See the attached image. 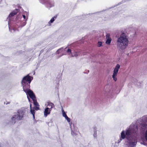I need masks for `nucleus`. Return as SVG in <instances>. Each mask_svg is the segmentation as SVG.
<instances>
[{
	"mask_svg": "<svg viewBox=\"0 0 147 147\" xmlns=\"http://www.w3.org/2000/svg\"><path fill=\"white\" fill-rule=\"evenodd\" d=\"M128 40L125 34L122 33L117 39V46L118 48L122 49H125L128 46Z\"/></svg>",
	"mask_w": 147,
	"mask_h": 147,
	"instance_id": "obj_1",
	"label": "nucleus"
},
{
	"mask_svg": "<svg viewBox=\"0 0 147 147\" xmlns=\"http://www.w3.org/2000/svg\"><path fill=\"white\" fill-rule=\"evenodd\" d=\"M33 79V77L30 76L29 74H28L23 77L21 82L23 90H26L30 88V84Z\"/></svg>",
	"mask_w": 147,
	"mask_h": 147,
	"instance_id": "obj_2",
	"label": "nucleus"
},
{
	"mask_svg": "<svg viewBox=\"0 0 147 147\" xmlns=\"http://www.w3.org/2000/svg\"><path fill=\"white\" fill-rule=\"evenodd\" d=\"M27 93L30 97L32 99L33 102V104L35 106L34 109L36 110H38L39 109V105L37 101L36 97L33 92L30 89H27L26 90H24Z\"/></svg>",
	"mask_w": 147,
	"mask_h": 147,
	"instance_id": "obj_3",
	"label": "nucleus"
},
{
	"mask_svg": "<svg viewBox=\"0 0 147 147\" xmlns=\"http://www.w3.org/2000/svg\"><path fill=\"white\" fill-rule=\"evenodd\" d=\"M24 115V112L22 110H19L17 112V115H15L13 116L11 118L12 121L15 119L20 120L22 119Z\"/></svg>",
	"mask_w": 147,
	"mask_h": 147,
	"instance_id": "obj_4",
	"label": "nucleus"
},
{
	"mask_svg": "<svg viewBox=\"0 0 147 147\" xmlns=\"http://www.w3.org/2000/svg\"><path fill=\"white\" fill-rule=\"evenodd\" d=\"M120 67V65L119 64H117L115 68L114 69L113 71V73L112 76V77L113 78V80L115 81H116L117 80V78L116 77L117 74L118 73V70Z\"/></svg>",
	"mask_w": 147,
	"mask_h": 147,
	"instance_id": "obj_5",
	"label": "nucleus"
},
{
	"mask_svg": "<svg viewBox=\"0 0 147 147\" xmlns=\"http://www.w3.org/2000/svg\"><path fill=\"white\" fill-rule=\"evenodd\" d=\"M106 38L107 39L106 43L107 45H109L111 41V39L110 37L109 34H107L106 35Z\"/></svg>",
	"mask_w": 147,
	"mask_h": 147,
	"instance_id": "obj_6",
	"label": "nucleus"
},
{
	"mask_svg": "<svg viewBox=\"0 0 147 147\" xmlns=\"http://www.w3.org/2000/svg\"><path fill=\"white\" fill-rule=\"evenodd\" d=\"M51 109H49L48 107H47L45 110L44 112V115L45 117H47L48 115L50 114Z\"/></svg>",
	"mask_w": 147,
	"mask_h": 147,
	"instance_id": "obj_7",
	"label": "nucleus"
},
{
	"mask_svg": "<svg viewBox=\"0 0 147 147\" xmlns=\"http://www.w3.org/2000/svg\"><path fill=\"white\" fill-rule=\"evenodd\" d=\"M131 130L130 129H128L126 130L125 132V135L126 136V138L127 140H129V136L131 134Z\"/></svg>",
	"mask_w": 147,
	"mask_h": 147,
	"instance_id": "obj_8",
	"label": "nucleus"
},
{
	"mask_svg": "<svg viewBox=\"0 0 147 147\" xmlns=\"http://www.w3.org/2000/svg\"><path fill=\"white\" fill-rule=\"evenodd\" d=\"M18 13L17 10L13 11L9 15V17L11 18L16 15Z\"/></svg>",
	"mask_w": 147,
	"mask_h": 147,
	"instance_id": "obj_9",
	"label": "nucleus"
},
{
	"mask_svg": "<svg viewBox=\"0 0 147 147\" xmlns=\"http://www.w3.org/2000/svg\"><path fill=\"white\" fill-rule=\"evenodd\" d=\"M30 112L31 113L32 115L33 116V119H35V111L33 109H32V105L31 104L30 105Z\"/></svg>",
	"mask_w": 147,
	"mask_h": 147,
	"instance_id": "obj_10",
	"label": "nucleus"
},
{
	"mask_svg": "<svg viewBox=\"0 0 147 147\" xmlns=\"http://www.w3.org/2000/svg\"><path fill=\"white\" fill-rule=\"evenodd\" d=\"M57 18V16H55L54 17H53L48 22V24L49 25H51V23H52L55 20V19H56Z\"/></svg>",
	"mask_w": 147,
	"mask_h": 147,
	"instance_id": "obj_11",
	"label": "nucleus"
},
{
	"mask_svg": "<svg viewBox=\"0 0 147 147\" xmlns=\"http://www.w3.org/2000/svg\"><path fill=\"white\" fill-rule=\"evenodd\" d=\"M129 140V142L128 143L131 145V146H134V145H136V142H133L132 141H131V140H130L129 139V140Z\"/></svg>",
	"mask_w": 147,
	"mask_h": 147,
	"instance_id": "obj_12",
	"label": "nucleus"
},
{
	"mask_svg": "<svg viewBox=\"0 0 147 147\" xmlns=\"http://www.w3.org/2000/svg\"><path fill=\"white\" fill-rule=\"evenodd\" d=\"M48 106L49 107V109H51L54 107V105L53 103L51 102H49L48 103Z\"/></svg>",
	"mask_w": 147,
	"mask_h": 147,
	"instance_id": "obj_13",
	"label": "nucleus"
},
{
	"mask_svg": "<svg viewBox=\"0 0 147 147\" xmlns=\"http://www.w3.org/2000/svg\"><path fill=\"white\" fill-rule=\"evenodd\" d=\"M126 135L125 134V132L124 131H123L121 133V138L122 139H124L125 138Z\"/></svg>",
	"mask_w": 147,
	"mask_h": 147,
	"instance_id": "obj_14",
	"label": "nucleus"
},
{
	"mask_svg": "<svg viewBox=\"0 0 147 147\" xmlns=\"http://www.w3.org/2000/svg\"><path fill=\"white\" fill-rule=\"evenodd\" d=\"M62 111L63 113V116L65 118L67 116L66 114L65 113V111L63 110H62Z\"/></svg>",
	"mask_w": 147,
	"mask_h": 147,
	"instance_id": "obj_15",
	"label": "nucleus"
},
{
	"mask_svg": "<svg viewBox=\"0 0 147 147\" xmlns=\"http://www.w3.org/2000/svg\"><path fill=\"white\" fill-rule=\"evenodd\" d=\"M102 43L101 42H98L97 43V45L98 47H100L102 46Z\"/></svg>",
	"mask_w": 147,
	"mask_h": 147,
	"instance_id": "obj_16",
	"label": "nucleus"
},
{
	"mask_svg": "<svg viewBox=\"0 0 147 147\" xmlns=\"http://www.w3.org/2000/svg\"><path fill=\"white\" fill-rule=\"evenodd\" d=\"M65 118L67 120V121L68 122H69L70 121V120H71L70 119V118H69V117H67H67H65Z\"/></svg>",
	"mask_w": 147,
	"mask_h": 147,
	"instance_id": "obj_17",
	"label": "nucleus"
},
{
	"mask_svg": "<svg viewBox=\"0 0 147 147\" xmlns=\"http://www.w3.org/2000/svg\"><path fill=\"white\" fill-rule=\"evenodd\" d=\"M145 138L146 141H147V129L146 131Z\"/></svg>",
	"mask_w": 147,
	"mask_h": 147,
	"instance_id": "obj_18",
	"label": "nucleus"
},
{
	"mask_svg": "<svg viewBox=\"0 0 147 147\" xmlns=\"http://www.w3.org/2000/svg\"><path fill=\"white\" fill-rule=\"evenodd\" d=\"M67 52L69 53H71V50L70 49H68L67 50Z\"/></svg>",
	"mask_w": 147,
	"mask_h": 147,
	"instance_id": "obj_19",
	"label": "nucleus"
},
{
	"mask_svg": "<svg viewBox=\"0 0 147 147\" xmlns=\"http://www.w3.org/2000/svg\"><path fill=\"white\" fill-rule=\"evenodd\" d=\"M71 134L73 136H74V135H76V134L74 133V132L72 131H71Z\"/></svg>",
	"mask_w": 147,
	"mask_h": 147,
	"instance_id": "obj_20",
	"label": "nucleus"
},
{
	"mask_svg": "<svg viewBox=\"0 0 147 147\" xmlns=\"http://www.w3.org/2000/svg\"><path fill=\"white\" fill-rule=\"evenodd\" d=\"M23 18H24V19L25 20H26V16L25 15H23Z\"/></svg>",
	"mask_w": 147,
	"mask_h": 147,
	"instance_id": "obj_21",
	"label": "nucleus"
}]
</instances>
